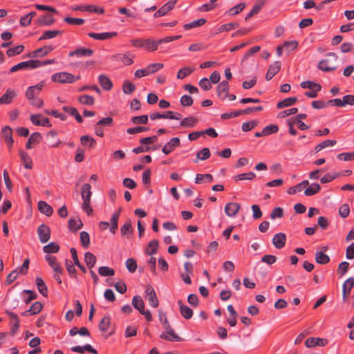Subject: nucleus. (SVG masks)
Listing matches in <instances>:
<instances>
[{
	"instance_id": "nucleus-1",
	"label": "nucleus",
	"mask_w": 354,
	"mask_h": 354,
	"mask_svg": "<svg viewBox=\"0 0 354 354\" xmlns=\"http://www.w3.org/2000/svg\"><path fill=\"white\" fill-rule=\"evenodd\" d=\"M338 56L335 53H328L326 58L322 59L317 64V68L324 72H331L337 69L335 63Z\"/></svg>"
},
{
	"instance_id": "nucleus-2",
	"label": "nucleus",
	"mask_w": 354,
	"mask_h": 354,
	"mask_svg": "<svg viewBox=\"0 0 354 354\" xmlns=\"http://www.w3.org/2000/svg\"><path fill=\"white\" fill-rule=\"evenodd\" d=\"M81 195L83 200L82 208L86 212L88 215H91L93 213V208L91 206V198L92 195L91 186L88 183H85L82 186Z\"/></svg>"
},
{
	"instance_id": "nucleus-3",
	"label": "nucleus",
	"mask_w": 354,
	"mask_h": 354,
	"mask_svg": "<svg viewBox=\"0 0 354 354\" xmlns=\"http://www.w3.org/2000/svg\"><path fill=\"white\" fill-rule=\"evenodd\" d=\"M80 79V76L75 77L73 74L66 72L57 73L51 77L52 81L59 83H73Z\"/></svg>"
},
{
	"instance_id": "nucleus-4",
	"label": "nucleus",
	"mask_w": 354,
	"mask_h": 354,
	"mask_svg": "<svg viewBox=\"0 0 354 354\" xmlns=\"http://www.w3.org/2000/svg\"><path fill=\"white\" fill-rule=\"evenodd\" d=\"M132 305L140 314L145 315L147 321L150 322L152 320L151 313L149 310H145V304L140 296L136 295L133 297L132 299Z\"/></svg>"
},
{
	"instance_id": "nucleus-5",
	"label": "nucleus",
	"mask_w": 354,
	"mask_h": 354,
	"mask_svg": "<svg viewBox=\"0 0 354 354\" xmlns=\"http://www.w3.org/2000/svg\"><path fill=\"white\" fill-rule=\"evenodd\" d=\"M39 67V61L33 59V60H28L26 62H22L21 63H19L17 65L13 66L10 71L11 73L16 72L19 70H24L26 68H36Z\"/></svg>"
},
{
	"instance_id": "nucleus-6",
	"label": "nucleus",
	"mask_w": 354,
	"mask_h": 354,
	"mask_svg": "<svg viewBox=\"0 0 354 354\" xmlns=\"http://www.w3.org/2000/svg\"><path fill=\"white\" fill-rule=\"evenodd\" d=\"M150 118L151 120L171 119L179 120L182 119V115L179 113H174L171 111H167L164 113H153L150 114Z\"/></svg>"
},
{
	"instance_id": "nucleus-7",
	"label": "nucleus",
	"mask_w": 354,
	"mask_h": 354,
	"mask_svg": "<svg viewBox=\"0 0 354 354\" xmlns=\"http://www.w3.org/2000/svg\"><path fill=\"white\" fill-rule=\"evenodd\" d=\"M135 56L129 52L124 54L118 53L111 56V59L114 62H120L126 66L131 65L133 63Z\"/></svg>"
},
{
	"instance_id": "nucleus-8",
	"label": "nucleus",
	"mask_w": 354,
	"mask_h": 354,
	"mask_svg": "<svg viewBox=\"0 0 354 354\" xmlns=\"http://www.w3.org/2000/svg\"><path fill=\"white\" fill-rule=\"evenodd\" d=\"M145 298L148 300L149 304L153 308H157L159 305L158 299L153 288L151 285H148L145 289Z\"/></svg>"
},
{
	"instance_id": "nucleus-9",
	"label": "nucleus",
	"mask_w": 354,
	"mask_h": 354,
	"mask_svg": "<svg viewBox=\"0 0 354 354\" xmlns=\"http://www.w3.org/2000/svg\"><path fill=\"white\" fill-rule=\"evenodd\" d=\"M165 332L162 333L160 335V338L168 341H181V337L175 333L174 330L171 327L170 325H167V327L165 328Z\"/></svg>"
},
{
	"instance_id": "nucleus-10",
	"label": "nucleus",
	"mask_w": 354,
	"mask_h": 354,
	"mask_svg": "<svg viewBox=\"0 0 354 354\" xmlns=\"http://www.w3.org/2000/svg\"><path fill=\"white\" fill-rule=\"evenodd\" d=\"M37 234L41 243L48 242L50 237V230L46 225H40L37 228Z\"/></svg>"
},
{
	"instance_id": "nucleus-11",
	"label": "nucleus",
	"mask_w": 354,
	"mask_h": 354,
	"mask_svg": "<svg viewBox=\"0 0 354 354\" xmlns=\"http://www.w3.org/2000/svg\"><path fill=\"white\" fill-rule=\"evenodd\" d=\"M44 86V83L41 82L37 85L29 86L26 92V97L27 99L30 100L31 99H34V97H37Z\"/></svg>"
},
{
	"instance_id": "nucleus-12",
	"label": "nucleus",
	"mask_w": 354,
	"mask_h": 354,
	"mask_svg": "<svg viewBox=\"0 0 354 354\" xmlns=\"http://www.w3.org/2000/svg\"><path fill=\"white\" fill-rule=\"evenodd\" d=\"M164 42L163 38L155 40L151 38L145 39L144 48L147 51H155L158 49V46Z\"/></svg>"
},
{
	"instance_id": "nucleus-13",
	"label": "nucleus",
	"mask_w": 354,
	"mask_h": 354,
	"mask_svg": "<svg viewBox=\"0 0 354 354\" xmlns=\"http://www.w3.org/2000/svg\"><path fill=\"white\" fill-rule=\"evenodd\" d=\"M180 145V139L177 137L172 138L162 147V152L168 155L173 151L176 147Z\"/></svg>"
},
{
	"instance_id": "nucleus-14",
	"label": "nucleus",
	"mask_w": 354,
	"mask_h": 354,
	"mask_svg": "<svg viewBox=\"0 0 354 354\" xmlns=\"http://www.w3.org/2000/svg\"><path fill=\"white\" fill-rule=\"evenodd\" d=\"M328 344V340L325 338L310 337L305 342V345L308 348L318 346H324Z\"/></svg>"
},
{
	"instance_id": "nucleus-15",
	"label": "nucleus",
	"mask_w": 354,
	"mask_h": 354,
	"mask_svg": "<svg viewBox=\"0 0 354 354\" xmlns=\"http://www.w3.org/2000/svg\"><path fill=\"white\" fill-rule=\"evenodd\" d=\"M73 10H80L82 12H93L97 14H104V10L102 8H100L93 5H86L80 6L72 8Z\"/></svg>"
},
{
	"instance_id": "nucleus-16",
	"label": "nucleus",
	"mask_w": 354,
	"mask_h": 354,
	"mask_svg": "<svg viewBox=\"0 0 354 354\" xmlns=\"http://www.w3.org/2000/svg\"><path fill=\"white\" fill-rule=\"evenodd\" d=\"M241 207L240 204L234 202H230L225 205V213L229 217H234L236 215Z\"/></svg>"
},
{
	"instance_id": "nucleus-17",
	"label": "nucleus",
	"mask_w": 354,
	"mask_h": 354,
	"mask_svg": "<svg viewBox=\"0 0 354 354\" xmlns=\"http://www.w3.org/2000/svg\"><path fill=\"white\" fill-rule=\"evenodd\" d=\"M228 91V82L227 81H222L217 86L218 97L222 100H226Z\"/></svg>"
},
{
	"instance_id": "nucleus-18",
	"label": "nucleus",
	"mask_w": 354,
	"mask_h": 354,
	"mask_svg": "<svg viewBox=\"0 0 354 354\" xmlns=\"http://www.w3.org/2000/svg\"><path fill=\"white\" fill-rule=\"evenodd\" d=\"M286 234L282 232L276 234L272 239V243L277 249H281L283 248L286 244Z\"/></svg>"
},
{
	"instance_id": "nucleus-19",
	"label": "nucleus",
	"mask_w": 354,
	"mask_h": 354,
	"mask_svg": "<svg viewBox=\"0 0 354 354\" xmlns=\"http://www.w3.org/2000/svg\"><path fill=\"white\" fill-rule=\"evenodd\" d=\"M17 96L16 92L13 89H8L6 93L0 97V104H9Z\"/></svg>"
},
{
	"instance_id": "nucleus-20",
	"label": "nucleus",
	"mask_w": 354,
	"mask_h": 354,
	"mask_svg": "<svg viewBox=\"0 0 354 354\" xmlns=\"http://www.w3.org/2000/svg\"><path fill=\"white\" fill-rule=\"evenodd\" d=\"M93 51L90 48H79L76 50L71 51L69 53L68 55L70 57L77 56L79 57H90L93 55Z\"/></svg>"
},
{
	"instance_id": "nucleus-21",
	"label": "nucleus",
	"mask_w": 354,
	"mask_h": 354,
	"mask_svg": "<svg viewBox=\"0 0 354 354\" xmlns=\"http://www.w3.org/2000/svg\"><path fill=\"white\" fill-rule=\"evenodd\" d=\"M40 115H32L30 116L31 122L37 126L42 127H51V124L47 118H43L41 119Z\"/></svg>"
},
{
	"instance_id": "nucleus-22",
	"label": "nucleus",
	"mask_w": 354,
	"mask_h": 354,
	"mask_svg": "<svg viewBox=\"0 0 354 354\" xmlns=\"http://www.w3.org/2000/svg\"><path fill=\"white\" fill-rule=\"evenodd\" d=\"M88 35L95 39L97 40H106L111 39L117 35V32H102V33H95L90 32Z\"/></svg>"
},
{
	"instance_id": "nucleus-23",
	"label": "nucleus",
	"mask_w": 354,
	"mask_h": 354,
	"mask_svg": "<svg viewBox=\"0 0 354 354\" xmlns=\"http://www.w3.org/2000/svg\"><path fill=\"white\" fill-rule=\"evenodd\" d=\"M281 68V64L279 62H275L269 66L268 71L266 75V80H270L277 73H279Z\"/></svg>"
},
{
	"instance_id": "nucleus-24",
	"label": "nucleus",
	"mask_w": 354,
	"mask_h": 354,
	"mask_svg": "<svg viewBox=\"0 0 354 354\" xmlns=\"http://www.w3.org/2000/svg\"><path fill=\"white\" fill-rule=\"evenodd\" d=\"M43 305L39 301L35 302L30 308L21 313L22 316H28L38 314L42 310Z\"/></svg>"
},
{
	"instance_id": "nucleus-25",
	"label": "nucleus",
	"mask_w": 354,
	"mask_h": 354,
	"mask_svg": "<svg viewBox=\"0 0 354 354\" xmlns=\"http://www.w3.org/2000/svg\"><path fill=\"white\" fill-rule=\"evenodd\" d=\"M198 123V119L193 116L185 118L181 120L180 126L185 128H192Z\"/></svg>"
},
{
	"instance_id": "nucleus-26",
	"label": "nucleus",
	"mask_w": 354,
	"mask_h": 354,
	"mask_svg": "<svg viewBox=\"0 0 354 354\" xmlns=\"http://www.w3.org/2000/svg\"><path fill=\"white\" fill-rule=\"evenodd\" d=\"M265 3V0H257L256 3H254L252 9L250 10V12L248 13V15L245 17V20L249 19L254 15H257L263 8V5Z\"/></svg>"
},
{
	"instance_id": "nucleus-27",
	"label": "nucleus",
	"mask_w": 354,
	"mask_h": 354,
	"mask_svg": "<svg viewBox=\"0 0 354 354\" xmlns=\"http://www.w3.org/2000/svg\"><path fill=\"white\" fill-rule=\"evenodd\" d=\"M178 303L179 305L180 312L182 316L186 319L192 318L193 315V310L189 307L184 305L180 300L178 301Z\"/></svg>"
},
{
	"instance_id": "nucleus-28",
	"label": "nucleus",
	"mask_w": 354,
	"mask_h": 354,
	"mask_svg": "<svg viewBox=\"0 0 354 354\" xmlns=\"http://www.w3.org/2000/svg\"><path fill=\"white\" fill-rule=\"evenodd\" d=\"M45 259L54 272L62 270V267L57 261V258L55 256L47 254L45 257Z\"/></svg>"
},
{
	"instance_id": "nucleus-29",
	"label": "nucleus",
	"mask_w": 354,
	"mask_h": 354,
	"mask_svg": "<svg viewBox=\"0 0 354 354\" xmlns=\"http://www.w3.org/2000/svg\"><path fill=\"white\" fill-rule=\"evenodd\" d=\"M38 209L41 213L48 216H50L53 212V207L46 202L42 201L38 203Z\"/></svg>"
},
{
	"instance_id": "nucleus-30",
	"label": "nucleus",
	"mask_w": 354,
	"mask_h": 354,
	"mask_svg": "<svg viewBox=\"0 0 354 354\" xmlns=\"http://www.w3.org/2000/svg\"><path fill=\"white\" fill-rule=\"evenodd\" d=\"M98 81L104 90L109 91L112 88V82L107 76L104 75H100L98 77Z\"/></svg>"
},
{
	"instance_id": "nucleus-31",
	"label": "nucleus",
	"mask_w": 354,
	"mask_h": 354,
	"mask_svg": "<svg viewBox=\"0 0 354 354\" xmlns=\"http://www.w3.org/2000/svg\"><path fill=\"white\" fill-rule=\"evenodd\" d=\"M297 101V98L296 97H290L286 98L280 102H279L277 104V109H283L285 107L290 106L295 104Z\"/></svg>"
},
{
	"instance_id": "nucleus-32",
	"label": "nucleus",
	"mask_w": 354,
	"mask_h": 354,
	"mask_svg": "<svg viewBox=\"0 0 354 354\" xmlns=\"http://www.w3.org/2000/svg\"><path fill=\"white\" fill-rule=\"evenodd\" d=\"M36 285L37 286V289L39 292L44 297H47L48 295V288L46 285L45 284L44 280L41 277H36L35 279Z\"/></svg>"
},
{
	"instance_id": "nucleus-33",
	"label": "nucleus",
	"mask_w": 354,
	"mask_h": 354,
	"mask_svg": "<svg viewBox=\"0 0 354 354\" xmlns=\"http://www.w3.org/2000/svg\"><path fill=\"white\" fill-rule=\"evenodd\" d=\"M315 261L319 264H326L330 261V257L322 251H317L315 254Z\"/></svg>"
},
{
	"instance_id": "nucleus-34",
	"label": "nucleus",
	"mask_w": 354,
	"mask_h": 354,
	"mask_svg": "<svg viewBox=\"0 0 354 354\" xmlns=\"http://www.w3.org/2000/svg\"><path fill=\"white\" fill-rule=\"evenodd\" d=\"M62 34V31L58 30H47L39 37V41L49 39Z\"/></svg>"
},
{
	"instance_id": "nucleus-35",
	"label": "nucleus",
	"mask_w": 354,
	"mask_h": 354,
	"mask_svg": "<svg viewBox=\"0 0 354 354\" xmlns=\"http://www.w3.org/2000/svg\"><path fill=\"white\" fill-rule=\"evenodd\" d=\"M321 190V187L318 183H312L308 187H307L304 194L306 196H310L316 194Z\"/></svg>"
},
{
	"instance_id": "nucleus-36",
	"label": "nucleus",
	"mask_w": 354,
	"mask_h": 354,
	"mask_svg": "<svg viewBox=\"0 0 354 354\" xmlns=\"http://www.w3.org/2000/svg\"><path fill=\"white\" fill-rule=\"evenodd\" d=\"M84 261L89 268H92L96 263V257L90 252L84 254Z\"/></svg>"
},
{
	"instance_id": "nucleus-37",
	"label": "nucleus",
	"mask_w": 354,
	"mask_h": 354,
	"mask_svg": "<svg viewBox=\"0 0 354 354\" xmlns=\"http://www.w3.org/2000/svg\"><path fill=\"white\" fill-rule=\"evenodd\" d=\"M59 250V245L55 242H50L49 244L43 247V251L45 253H57Z\"/></svg>"
},
{
	"instance_id": "nucleus-38",
	"label": "nucleus",
	"mask_w": 354,
	"mask_h": 354,
	"mask_svg": "<svg viewBox=\"0 0 354 354\" xmlns=\"http://www.w3.org/2000/svg\"><path fill=\"white\" fill-rule=\"evenodd\" d=\"M158 247V241L156 239L150 241L146 248L145 252L148 255H153L156 253Z\"/></svg>"
},
{
	"instance_id": "nucleus-39",
	"label": "nucleus",
	"mask_w": 354,
	"mask_h": 354,
	"mask_svg": "<svg viewBox=\"0 0 354 354\" xmlns=\"http://www.w3.org/2000/svg\"><path fill=\"white\" fill-rule=\"evenodd\" d=\"M340 176L341 174L337 172L328 173L320 178V182L322 184L328 183Z\"/></svg>"
},
{
	"instance_id": "nucleus-40",
	"label": "nucleus",
	"mask_w": 354,
	"mask_h": 354,
	"mask_svg": "<svg viewBox=\"0 0 354 354\" xmlns=\"http://www.w3.org/2000/svg\"><path fill=\"white\" fill-rule=\"evenodd\" d=\"M336 143H337V141L335 140H326L320 142L319 144H318L315 147V149L316 152H319L326 147L334 146L335 145H336Z\"/></svg>"
},
{
	"instance_id": "nucleus-41",
	"label": "nucleus",
	"mask_w": 354,
	"mask_h": 354,
	"mask_svg": "<svg viewBox=\"0 0 354 354\" xmlns=\"http://www.w3.org/2000/svg\"><path fill=\"white\" fill-rule=\"evenodd\" d=\"M206 22V19L204 18H201L195 21H192L191 23L186 24L183 26V28L185 30H189L194 28H196L198 26H201L205 24Z\"/></svg>"
},
{
	"instance_id": "nucleus-42",
	"label": "nucleus",
	"mask_w": 354,
	"mask_h": 354,
	"mask_svg": "<svg viewBox=\"0 0 354 354\" xmlns=\"http://www.w3.org/2000/svg\"><path fill=\"white\" fill-rule=\"evenodd\" d=\"M80 142L82 145L88 146L89 148L93 147L95 145V140L90 136L85 135L80 138Z\"/></svg>"
},
{
	"instance_id": "nucleus-43",
	"label": "nucleus",
	"mask_w": 354,
	"mask_h": 354,
	"mask_svg": "<svg viewBox=\"0 0 354 354\" xmlns=\"http://www.w3.org/2000/svg\"><path fill=\"white\" fill-rule=\"evenodd\" d=\"M119 220V212H115L111 218V227H110V232L113 234H115L116 232V230L118 229V222Z\"/></svg>"
},
{
	"instance_id": "nucleus-44",
	"label": "nucleus",
	"mask_w": 354,
	"mask_h": 354,
	"mask_svg": "<svg viewBox=\"0 0 354 354\" xmlns=\"http://www.w3.org/2000/svg\"><path fill=\"white\" fill-rule=\"evenodd\" d=\"M20 157L24 163L25 168L31 169L32 167V161L28 154L25 151H20Z\"/></svg>"
},
{
	"instance_id": "nucleus-45",
	"label": "nucleus",
	"mask_w": 354,
	"mask_h": 354,
	"mask_svg": "<svg viewBox=\"0 0 354 354\" xmlns=\"http://www.w3.org/2000/svg\"><path fill=\"white\" fill-rule=\"evenodd\" d=\"M111 324V319L109 316H104L99 324V329L106 332L109 330Z\"/></svg>"
},
{
	"instance_id": "nucleus-46",
	"label": "nucleus",
	"mask_w": 354,
	"mask_h": 354,
	"mask_svg": "<svg viewBox=\"0 0 354 354\" xmlns=\"http://www.w3.org/2000/svg\"><path fill=\"white\" fill-rule=\"evenodd\" d=\"M40 138H41V134L39 133L36 132V133H32L30 136V137L29 138V139L26 145V147L27 149H31L32 148L31 145L38 143L40 140Z\"/></svg>"
},
{
	"instance_id": "nucleus-47",
	"label": "nucleus",
	"mask_w": 354,
	"mask_h": 354,
	"mask_svg": "<svg viewBox=\"0 0 354 354\" xmlns=\"http://www.w3.org/2000/svg\"><path fill=\"white\" fill-rule=\"evenodd\" d=\"M256 177V174L254 172L243 173L236 175L234 176L235 181L243 180H252Z\"/></svg>"
},
{
	"instance_id": "nucleus-48",
	"label": "nucleus",
	"mask_w": 354,
	"mask_h": 354,
	"mask_svg": "<svg viewBox=\"0 0 354 354\" xmlns=\"http://www.w3.org/2000/svg\"><path fill=\"white\" fill-rule=\"evenodd\" d=\"M83 223L80 219H70L68 221V227L70 230L77 231L82 227Z\"/></svg>"
},
{
	"instance_id": "nucleus-49",
	"label": "nucleus",
	"mask_w": 354,
	"mask_h": 354,
	"mask_svg": "<svg viewBox=\"0 0 354 354\" xmlns=\"http://www.w3.org/2000/svg\"><path fill=\"white\" fill-rule=\"evenodd\" d=\"M213 180V176L211 174H197L195 178V183L200 184L205 181L211 182Z\"/></svg>"
},
{
	"instance_id": "nucleus-50",
	"label": "nucleus",
	"mask_w": 354,
	"mask_h": 354,
	"mask_svg": "<svg viewBox=\"0 0 354 354\" xmlns=\"http://www.w3.org/2000/svg\"><path fill=\"white\" fill-rule=\"evenodd\" d=\"M54 48L51 46H45L35 50V54H37L38 57H42L50 53Z\"/></svg>"
},
{
	"instance_id": "nucleus-51",
	"label": "nucleus",
	"mask_w": 354,
	"mask_h": 354,
	"mask_svg": "<svg viewBox=\"0 0 354 354\" xmlns=\"http://www.w3.org/2000/svg\"><path fill=\"white\" fill-rule=\"evenodd\" d=\"M24 50V46L19 45L7 50L6 54L8 57H13L20 54Z\"/></svg>"
},
{
	"instance_id": "nucleus-52",
	"label": "nucleus",
	"mask_w": 354,
	"mask_h": 354,
	"mask_svg": "<svg viewBox=\"0 0 354 354\" xmlns=\"http://www.w3.org/2000/svg\"><path fill=\"white\" fill-rule=\"evenodd\" d=\"M239 26V24L238 23L234 22V23H229L225 24L222 26H221L218 30L219 32H222L224 31H230L232 30H234Z\"/></svg>"
},
{
	"instance_id": "nucleus-53",
	"label": "nucleus",
	"mask_w": 354,
	"mask_h": 354,
	"mask_svg": "<svg viewBox=\"0 0 354 354\" xmlns=\"http://www.w3.org/2000/svg\"><path fill=\"white\" fill-rule=\"evenodd\" d=\"M301 87L303 88H309L310 90L316 88L317 90H321L322 86L319 84L311 81H306L301 83Z\"/></svg>"
},
{
	"instance_id": "nucleus-54",
	"label": "nucleus",
	"mask_w": 354,
	"mask_h": 354,
	"mask_svg": "<svg viewBox=\"0 0 354 354\" xmlns=\"http://www.w3.org/2000/svg\"><path fill=\"white\" fill-rule=\"evenodd\" d=\"M98 273L103 277L106 276H113L114 275V270L107 267V266H101L98 268Z\"/></svg>"
},
{
	"instance_id": "nucleus-55",
	"label": "nucleus",
	"mask_w": 354,
	"mask_h": 354,
	"mask_svg": "<svg viewBox=\"0 0 354 354\" xmlns=\"http://www.w3.org/2000/svg\"><path fill=\"white\" fill-rule=\"evenodd\" d=\"M121 234L122 236H126L127 234H131L133 233V230L131 227V223L130 221H127L120 229Z\"/></svg>"
},
{
	"instance_id": "nucleus-56",
	"label": "nucleus",
	"mask_w": 354,
	"mask_h": 354,
	"mask_svg": "<svg viewBox=\"0 0 354 354\" xmlns=\"http://www.w3.org/2000/svg\"><path fill=\"white\" fill-rule=\"evenodd\" d=\"M80 240L82 245L84 248H87L90 245V236L89 234L85 232L82 231L80 232Z\"/></svg>"
},
{
	"instance_id": "nucleus-57",
	"label": "nucleus",
	"mask_w": 354,
	"mask_h": 354,
	"mask_svg": "<svg viewBox=\"0 0 354 354\" xmlns=\"http://www.w3.org/2000/svg\"><path fill=\"white\" fill-rule=\"evenodd\" d=\"M136 89L135 85L128 80L124 81L122 90L125 94H131Z\"/></svg>"
},
{
	"instance_id": "nucleus-58",
	"label": "nucleus",
	"mask_w": 354,
	"mask_h": 354,
	"mask_svg": "<svg viewBox=\"0 0 354 354\" xmlns=\"http://www.w3.org/2000/svg\"><path fill=\"white\" fill-rule=\"evenodd\" d=\"M210 155L209 149L207 147H205L197 153L196 158L199 160H205L209 158Z\"/></svg>"
},
{
	"instance_id": "nucleus-59",
	"label": "nucleus",
	"mask_w": 354,
	"mask_h": 354,
	"mask_svg": "<svg viewBox=\"0 0 354 354\" xmlns=\"http://www.w3.org/2000/svg\"><path fill=\"white\" fill-rule=\"evenodd\" d=\"M64 21L71 25L80 26L84 23V20L81 18H73L66 17L64 19Z\"/></svg>"
},
{
	"instance_id": "nucleus-60",
	"label": "nucleus",
	"mask_w": 354,
	"mask_h": 354,
	"mask_svg": "<svg viewBox=\"0 0 354 354\" xmlns=\"http://www.w3.org/2000/svg\"><path fill=\"white\" fill-rule=\"evenodd\" d=\"M245 7V3H240L233 8H230L227 12L231 15H236L241 12Z\"/></svg>"
},
{
	"instance_id": "nucleus-61",
	"label": "nucleus",
	"mask_w": 354,
	"mask_h": 354,
	"mask_svg": "<svg viewBox=\"0 0 354 354\" xmlns=\"http://www.w3.org/2000/svg\"><path fill=\"white\" fill-rule=\"evenodd\" d=\"M131 122L135 124H147L148 123V116L147 115H142L140 116H134L131 118Z\"/></svg>"
},
{
	"instance_id": "nucleus-62",
	"label": "nucleus",
	"mask_w": 354,
	"mask_h": 354,
	"mask_svg": "<svg viewBox=\"0 0 354 354\" xmlns=\"http://www.w3.org/2000/svg\"><path fill=\"white\" fill-rule=\"evenodd\" d=\"M193 72V69L185 67L179 70L177 74V78L180 80H183L189 75H190Z\"/></svg>"
},
{
	"instance_id": "nucleus-63",
	"label": "nucleus",
	"mask_w": 354,
	"mask_h": 354,
	"mask_svg": "<svg viewBox=\"0 0 354 354\" xmlns=\"http://www.w3.org/2000/svg\"><path fill=\"white\" fill-rule=\"evenodd\" d=\"M79 102L82 104L93 105L94 104V98L88 95H84L79 97Z\"/></svg>"
},
{
	"instance_id": "nucleus-64",
	"label": "nucleus",
	"mask_w": 354,
	"mask_h": 354,
	"mask_svg": "<svg viewBox=\"0 0 354 354\" xmlns=\"http://www.w3.org/2000/svg\"><path fill=\"white\" fill-rule=\"evenodd\" d=\"M279 131V127L275 124H270L266 126L263 129V134H266V136H268L270 134L277 133Z\"/></svg>"
}]
</instances>
